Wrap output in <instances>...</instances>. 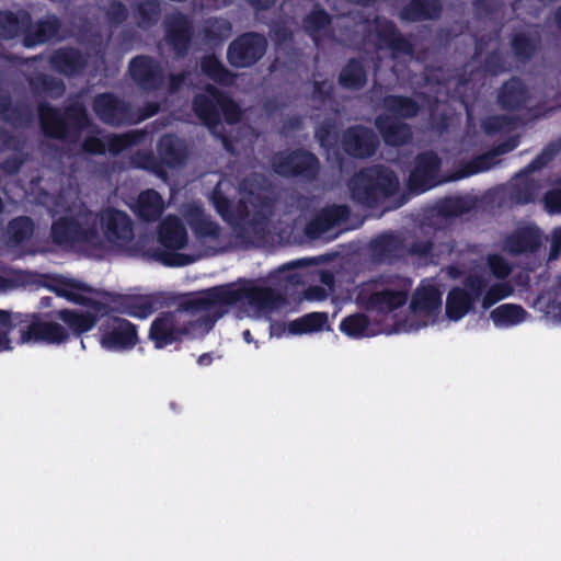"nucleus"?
<instances>
[{"mask_svg": "<svg viewBox=\"0 0 561 561\" xmlns=\"http://www.w3.org/2000/svg\"><path fill=\"white\" fill-rule=\"evenodd\" d=\"M305 263H306V261H296V262L289 263V264L285 265V266L280 270V272L283 273V272H284L285 270H287V268L295 267V266H297V265H302V264H305Z\"/></svg>", "mask_w": 561, "mask_h": 561, "instance_id": "58", "label": "nucleus"}, {"mask_svg": "<svg viewBox=\"0 0 561 561\" xmlns=\"http://www.w3.org/2000/svg\"><path fill=\"white\" fill-rule=\"evenodd\" d=\"M41 123L45 133L53 137H64L67 134V125L58 112L47 105L38 108Z\"/></svg>", "mask_w": 561, "mask_h": 561, "instance_id": "30", "label": "nucleus"}, {"mask_svg": "<svg viewBox=\"0 0 561 561\" xmlns=\"http://www.w3.org/2000/svg\"><path fill=\"white\" fill-rule=\"evenodd\" d=\"M559 251H561V228L556 229L552 233L551 259H556Z\"/></svg>", "mask_w": 561, "mask_h": 561, "instance_id": "50", "label": "nucleus"}, {"mask_svg": "<svg viewBox=\"0 0 561 561\" xmlns=\"http://www.w3.org/2000/svg\"><path fill=\"white\" fill-rule=\"evenodd\" d=\"M264 37L245 34L234 41L228 50V58L236 67H248L254 64L265 51Z\"/></svg>", "mask_w": 561, "mask_h": 561, "instance_id": "14", "label": "nucleus"}, {"mask_svg": "<svg viewBox=\"0 0 561 561\" xmlns=\"http://www.w3.org/2000/svg\"><path fill=\"white\" fill-rule=\"evenodd\" d=\"M158 150L162 162L169 167H176L184 159L182 142L172 135L160 139Z\"/></svg>", "mask_w": 561, "mask_h": 561, "instance_id": "28", "label": "nucleus"}, {"mask_svg": "<svg viewBox=\"0 0 561 561\" xmlns=\"http://www.w3.org/2000/svg\"><path fill=\"white\" fill-rule=\"evenodd\" d=\"M410 288L411 283L409 280L370 283L360 288L357 301L367 310L388 313L405 304Z\"/></svg>", "mask_w": 561, "mask_h": 561, "instance_id": "8", "label": "nucleus"}, {"mask_svg": "<svg viewBox=\"0 0 561 561\" xmlns=\"http://www.w3.org/2000/svg\"><path fill=\"white\" fill-rule=\"evenodd\" d=\"M243 339L247 343H251L252 342V336H251V333L249 331H244L243 332Z\"/></svg>", "mask_w": 561, "mask_h": 561, "instance_id": "60", "label": "nucleus"}, {"mask_svg": "<svg viewBox=\"0 0 561 561\" xmlns=\"http://www.w3.org/2000/svg\"><path fill=\"white\" fill-rule=\"evenodd\" d=\"M68 339L62 325L55 322L20 320L0 310V352L11 351L20 344H59Z\"/></svg>", "mask_w": 561, "mask_h": 561, "instance_id": "4", "label": "nucleus"}, {"mask_svg": "<svg viewBox=\"0 0 561 561\" xmlns=\"http://www.w3.org/2000/svg\"><path fill=\"white\" fill-rule=\"evenodd\" d=\"M76 124H77V126L79 128H82V129L84 128V126L87 124V117H85L84 113H82V112L79 113V116L77 117V123Z\"/></svg>", "mask_w": 561, "mask_h": 561, "instance_id": "55", "label": "nucleus"}, {"mask_svg": "<svg viewBox=\"0 0 561 561\" xmlns=\"http://www.w3.org/2000/svg\"><path fill=\"white\" fill-rule=\"evenodd\" d=\"M56 69L64 73H72L82 65V58L76 50H59L53 57Z\"/></svg>", "mask_w": 561, "mask_h": 561, "instance_id": "32", "label": "nucleus"}, {"mask_svg": "<svg viewBox=\"0 0 561 561\" xmlns=\"http://www.w3.org/2000/svg\"><path fill=\"white\" fill-rule=\"evenodd\" d=\"M540 243V233L537 228L526 227L510 236L505 248L512 253H520L535 249Z\"/></svg>", "mask_w": 561, "mask_h": 561, "instance_id": "25", "label": "nucleus"}, {"mask_svg": "<svg viewBox=\"0 0 561 561\" xmlns=\"http://www.w3.org/2000/svg\"><path fill=\"white\" fill-rule=\"evenodd\" d=\"M516 147H517V140H516L515 137H513V138L510 139L508 142L499 146L494 150V152L486 153V154L476 159L470 164L469 169L463 171L462 173H460L456 179L466 178L468 175L476 174V173L489 170L495 163V160H494L495 156L508 152V151L513 150Z\"/></svg>", "mask_w": 561, "mask_h": 561, "instance_id": "27", "label": "nucleus"}, {"mask_svg": "<svg viewBox=\"0 0 561 561\" xmlns=\"http://www.w3.org/2000/svg\"><path fill=\"white\" fill-rule=\"evenodd\" d=\"M430 324H444L442 291L434 282H422L412 295L403 318L396 321V332L409 333Z\"/></svg>", "mask_w": 561, "mask_h": 561, "instance_id": "6", "label": "nucleus"}, {"mask_svg": "<svg viewBox=\"0 0 561 561\" xmlns=\"http://www.w3.org/2000/svg\"><path fill=\"white\" fill-rule=\"evenodd\" d=\"M53 290L58 297L90 307V310L85 312L59 311V318L76 333L80 334L91 330L99 319L107 312L105 305L102 302V294L76 279H60L53 286Z\"/></svg>", "mask_w": 561, "mask_h": 561, "instance_id": "3", "label": "nucleus"}, {"mask_svg": "<svg viewBox=\"0 0 561 561\" xmlns=\"http://www.w3.org/2000/svg\"><path fill=\"white\" fill-rule=\"evenodd\" d=\"M377 145L371 131L364 128L350 129L343 138L345 151L354 157H368L374 153Z\"/></svg>", "mask_w": 561, "mask_h": 561, "instance_id": "19", "label": "nucleus"}, {"mask_svg": "<svg viewBox=\"0 0 561 561\" xmlns=\"http://www.w3.org/2000/svg\"><path fill=\"white\" fill-rule=\"evenodd\" d=\"M317 160L313 154L305 151L278 154L274 160L275 172L283 175L313 174Z\"/></svg>", "mask_w": 561, "mask_h": 561, "instance_id": "17", "label": "nucleus"}, {"mask_svg": "<svg viewBox=\"0 0 561 561\" xmlns=\"http://www.w3.org/2000/svg\"><path fill=\"white\" fill-rule=\"evenodd\" d=\"M500 102L506 107L519 106L525 100L523 84L517 80H512L504 84L500 92Z\"/></svg>", "mask_w": 561, "mask_h": 561, "instance_id": "33", "label": "nucleus"}, {"mask_svg": "<svg viewBox=\"0 0 561 561\" xmlns=\"http://www.w3.org/2000/svg\"><path fill=\"white\" fill-rule=\"evenodd\" d=\"M164 207L162 196L154 190H147L139 194L131 209L141 219L153 221L161 216Z\"/></svg>", "mask_w": 561, "mask_h": 561, "instance_id": "20", "label": "nucleus"}, {"mask_svg": "<svg viewBox=\"0 0 561 561\" xmlns=\"http://www.w3.org/2000/svg\"><path fill=\"white\" fill-rule=\"evenodd\" d=\"M251 2L252 5L256 7V8H267L268 5H271L274 0H249Z\"/></svg>", "mask_w": 561, "mask_h": 561, "instance_id": "54", "label": "nucleus"}, {"mask_svg": "<svg viewBox=\"0 0 561 561\" xmlns=\"http://www.w3.org/2000/svg\"><path fill=\"white\" fill-rule=\"evenodd\" d=\"M202 70L209 78L222 84H231L233 77L226 71L214 56L206 57L202 62Z\"/></svg>", "mask_w": 561, "mask_h": 561, "instance_id": "36", "label": "nucleus"}, {"mask_svg": "<svg viewBox=\"0 0 561 561\" xmlns=\"http://www.w3.org/2000/svg\"><path fill=\"white\" fill-rule=\"evenodd\" d=\"M511 122L504 117H494L484 123V128L488 131L511 129Z\"/></svg>", "mask_w": 561, "mask_h": 561, "instance_id": "47", "label": "nucleus"}, {"mask_svg": "<svg viewBox=\"0 0 561 561\" xmlns=\"http://www.w3.org/2000/svg\"><path fill=\"white\" fill-rule=\"evenodd\" d=\"M178 80L179 81H183V80H185V77L181 76V77L178 78ZM179 85H180V82L176 81V78L172 77L171 78V89L175 90Z\"/></svg>", "mask_w": 561, "mask_h": 561, "instance_id": "56", "label": "nucleus"}, {"mask_svg": "<svg viewBox=\"0 0 561 561\" xmlns=\"http://www.w3.org/2000/svg\"><path fill=\"white\" fill-rule=\"evenodd\" d=\"M340 329L347 336L358 339L366 335L368 330V320L363 314H353L341 322Z\"/></svg>", "mask_w": 561, "mask_h": 561, "instance_id": "35", "label": "nucleus"}, {"mask_svg": "<svg viewBox=\"0 0 561 561\" xmlns=\"http://www.w3.org/2000/svg\"><path fill=\"white\" fill-rule=\"evenodd\" d=\"M438 167L439 161L435 154L425 153L420 156L409 179L410 190L422 193L443 182L438 179Z\"/></svg>", "mask_w": 561, "mask_h": 561, "instance_id": "15", "label": "nucleus"}, {"mask_svg": "<svg viewBox=\"0 0 561 561\" xmlns=\"http://www.w3.org/2000/svg\"><path fill=\"white\" fill-rule=\"evenodd\" d=\"M439 12L437 0H413L401 13L404 20L417 21L432 19Z\"/></svg>", "mask_w": 561, "mask_h": 561, "instance_id": "31", "label": "nucleus"}, {"mask_svg": "<svg viewBox=\"0 0 561 561\" xmlns=\"http://www.w3.org/2000/svg\"><path fill=\"white\" fill-rule=\"evenodd\" d=\"M5 286V280L0 277V290L3 289Z\"/></svg>", "mask_w": 561, "mask_h": 561, "instance_id": "63", "label": "nucleus"}, {"mask_svg": "<svg viewBox=\"0 0 561 561\" xmlns=\"http://www.w3.org/2000/svg\"><path fill=\"white\" fill-rule=\"evenodd\" d=\"M413 252L419 253L421 255L431 254L432 256L435 255V248L433 244H425L423 247H414Z\"/></svg>", "mask_w": 561, "mask_h": 561, "instance_id": "52", "label": "nucleus"}, {"mask_svg": "<svg viewBox=\"0 0 561 561\" xmlns=\"http://www.w3.org/2000/svg\"><path fill=\"white\" fill-rule=\"evenodd\" d=\"M538 305L539 309L545 310L552 319L561 322V285L554 293L552 301H550V298L543 296L538 299Z\"/></svg>", "mask_w": 561, "mask_h": 561, "instance_id": "39", "label": "nucleus"}, {"mask_svg": "<svg viewBox=\"0 0 561 561\" xmlns=\"http://www.w3.org/2000/svg\"><path fill=\"white\" fill-rule=\"evenodd\" d=\"M341 83L346 88H359L365 81V75L359 62H350L342 71Z\"/></svg>", "mask_w": 561, "mask_h": 561, "instance_id": "37", "label": "nucleus"}, {"mask_svg": "<svg viewBox=\"0 0 561 561\" xmlns=\"http://www.w3.org/2000/svg\"><path fill=\"white\" fill-rule=\"evenodd\" d=\"M398 179L391 171L375 168L360 172L352 182V195L362 203L375 201L378 195H390L398 187Z\"/></svg>", "mask_w": 561, "mask_h": 561, "instance_id": "11", "label": "nucleus"}, {"mask_svg": "<svg viewBox=\"0 0 561 561\" xmlns=\"http://www.w3.org/2000/svg\"><path fill=\"white\" fill-rule=\"evenodd\" d=\"M513 288L507 283H499L483 289L481 305L484 310L491 308L497 301L511 296Z\"/></svg>", "mask_w": 561, "mask_h": 561, "instance_id": "34", "label": "nucleus"}, {"mask_svg": "<svg viewBox=\"0 0 561 561\" xmlns=\"http://www.w3.org/2000/svg\"><path fill=\"white\" fill-rule=\"evenodd\" d=\"M513 48L517 55L527 56L529 51V42L525 37H516L513 42Z\"/></svg>", "mask_w": 561, "mask_h": 561, "instance_id": "49", "label": "nucleus"}, {"mask_svg": "<svg viewBox=\"0 0 561 561\" xmlns=\"http://www.w3.org/2000/svg\"><path fill=\"white\" fill-rule=\"evenodd\" d=\"M385 104L392 115L391 117L377 118V126L383 135L385 141L394 146L405 142L410 138V130L404 124L398 121V116H413L417 112L415 103L409 99L390 96L386 99Z\"/></svg>", "mask_w": 561, "mask_h": 561, "instance_id": "9", "label": "nucleus"}, {"mask_svg": "<svg viewBox=\"0 0 561 561\" xmlns=\"http://www.w3.org/2000/svg\"><path fill=\"white\" fill-rule=\"evenodd\" d=\"M232 188L229 180H221L211 195L215 208L225 220L233 222L251 215L265 216L268 213L270 206L261 193V187L257 186L256 176L242 183L238 188V205H231L229 201L228 194Z\"/></svg>", "mask_w": 561, "mask_h": 561, "instance_id": "5", "label": "nucleus"}, {"mask_svg": "<svg viewBox=\"0 0 561 561\" xmlns=\"http://www.w3.org/2000/svg\"><path fill=\"white\" fill-rule=\"evenodd\" d=\"M183 215L199 240L206 242L218 239L219 227L205 216L198 204L187 205Z\"/></svg>", "mask_w": 561, "mask_h": 561, "instance_id": "18", "label": "nucleus"}, {"mask_svg": "<svg viewBox=\"0 0 561 561\" xmlns=\"http://www.w3.org/2000/svg\"><path fill=\"white\" fill-rule=\"evenodd\" d=\"M527 312L518 305L504 304L491 311L490 318L496 327L517 325L527 319Z\"/></svg>", "mask_w": 561, "mask_h": 561, "instance_id": "24", "label": "nucleus"}, {"mask_svg": "<svg viewBox=\"0 0 561 561\" xmlns=\"http://www.w3.org/2000/svg\"><path fill=\"white\" fill-rule=\"evenodd\" d=\"M138 343L136 327L121 318H108L100 327V344L111 352L133 348Z\"/></svg>", "mask_w": 561, "mask_h": 561, "instance_id": "13", "label": "nucleus"}, {"mask_svg": "<svg viewBox=\"0 0 561 561\" xmlns=\"http://www.w3.org/2000/svg\"><path fill=\"white\" fill-rule=\"evenodd\" d=\"M57 28V21L55 19L47 20L39 25V42H45L54 37Z\"/></svg>", "mask_w": 561, "mask_h": 561, "instance_id": "46", "label": "nucleus"}, {"mask_svg": "<svg viewBox=\"0 0 561 561\" xmlns=\"http://www.w3.org/2000/svg\"><path fill=\"white\" fill-rule=\"evenodd\" d=\"M489 266L492 271V273L497 278H504L506 277L511 272V266L507 262L504 261L502 256L499 255H490L488 259Z\"/></svg>", "mask_w": 561, "mask_h": 561, "instance_id": "42", "label": "nucleus"}, {"mask_svg": "<svg viewBox=\"0 0 561 561\" xmlns=\"http://www.w3.org/2000/svg\"><path fill=\"white\" fill-rule=\"evenodd\" d=\"M316 135L323 147H325L329 144V131L324 133V130L318 129Z\"/></svg>", "mask_w": 561, "mask_h": 561, "instance_id": "53", "label": "nucleus"}, {"mask_svg": "<svg viewBox=\"0 0 561 561\" xmlns=\"http://www.w3.org/2000/svg\"><path fill=\"white\" fill-rule=\"evenodd\" d=\"M329 22L328 15L323 11H314L306 20L307 31L318 41L317 32L324 27Z\"/></svg>", "mask_w": 561, "mask_h": 561, "instance_id": "40", "label": "nucleus"}, {"mask_svg": "<svg viewBox=\"0 0 561 561\" xmlns=\"http://www.w3.org/2000/svg\"><path fill=\"white\" fill-rule=\"evenodd\" d=\"M158 240L160 248L145 252V255L168 266H184L195 261V256L180 251L188 242L187 231L175 216H167L159 225Z\"/></svg>", "mask_w": 561, "mask_h": 561, "instance_id": "7", "label": "nucleus"}, {"mask_svg": "<svg viewBox=\"0 0 561 561\" xmlns=\"http://www.w3.org/2000/svg\"><path fill=\"white\" fill-rule=\"evenodd\" d=\"M141 167H144V168H150V167H151V161H149V162H146V163L141 164Z\"/></svg>", "mask_w": 561, "mask_h": 561, "instance_id": "64", "label": "nucleus"}, {"mask_svg": "<svg viewBox=\"0 0 561 561\" xmlns=\"http://www.w3.org/2000/svg\"><path fill=\"white\" fill-rule=\"evenodd\" d=\"M7 102L0 96V111L5 106Z\"/></svg>", "mask_w": 561, "mask_h": 561, "instance_id": "62", "label": "nucleus"}, {"mask_svg": "<svg viewBox=\"0 0 561 561\" xmlns=\"http://www.w3.org/2000/svg\"><path fill=\"white\" fill-rule=\"evenodd\" d=\"M94 110L98 116L107 124L117 125L126 119L124 106L108 94H103L95 99Z\"/></svg>", "mask_w": 561, "mask_h": 561, "instance_id": "22", "label": "nucleus"}, {"mask_svg": "<svg viewBox=\"0 0 561 561\" xmlns=\"http://www.w3.org/2000/svg\"><path fill=\"white\" fill-rule=\"evenodd\" d=\"M327 321V313L312 312L289 322L287 330L289 334H309L323 330Z\"/></svg>", "mask_w": 561, "mask_h": 561, "instance_id": "26", "label": "nucleus"}, {"mask_svg": "<svg viewBox=\"0 0 561 561\" xmlns=\"http://www.w3.org/2000/svg\"><path fill=\"white\" fill-rule=\"evenodd\" d=\"M33 232V224L28 218L14 219L8 229L10 240L14 243H20L27 239Z\"/></svg>", "mask_w": 561, "mask_h": 561, "instance_id": "38", "label": "nucleus"}, {"mask_svg": "<svg viewBox=\"0 0 561 561\" xmlns=\"http://www.w3.org/2000/svg\"><path fill=\"white\" fill-rule=\"evenodd\" d=\"M335 210L337 214H336L334 220L345 215V208H343V207H337Z\"/></svg>", "mask_w": 561, "mask_h": 561, "instance_id": "59", "label": "nucleus"}, {"mask_svg": "<svg viewBox=\"0 0 561 561\" xmlns=\"http://www.w3.org/2000/svg\"><path fill=\"white\" fill-rule=\"evenodd\" d=\"M144 137L145 135L138 131L115 136H105L98 133L96 135L89 136L84 140V149L92 153H102L106 150L117 153L139 144Z\"/></svg>", "mask_w": 561, "mask_h": 561, "instance_id": "16", "label": "nucleus"}, {"mask_svg": "<svg viewBox=\"0 0 561 561\" xmlns=\"http://www.w3.org/2000/svg\"><path fill=\"white\" fill-rule=\"evenodd\" d=\"M557 21H558V24H559V25H560V27H561V8H560V10H559V11H558V13H557Z\"/></svg>", "mask_w": 561, "mask_h": 561, "instance_id": "61", "label": "nucleus"}, {"mask_svg": "<svg viewBox=\"0 0 561 561\" xmlns=\"http://www.w3.org/2000/svg\"><path fill=\"white\" fill-rule=\"evenodd\" d=\"M51 211L69 214L51 227L53 240L60 245L98 254L107 247L123 248L134 237L133 222L126 213L107 208L100 215L93 214L82 207L75 190L60 195Z\"/></svg>", "mask_w": 561, "mask_h": 561, "instance_id": "2", "label": "nucleus"}, {"mask_svg": "<svg viewBox=\"0 0 561 561\" xmlns=\"http://www.w3.org/2000/svg\"><path fill=\"white\" fill-rule=\"evenodd\" d=\"M159 301V297L153 294L131 295L124 299L122 306L126 314L134 318L146 319L158 308Z\"/></svg>", "mask_w": 561, "mask_h": 561, "instance_id": "21", "label": "nucleus"}, {"mask_svg": "<svg viewBox=\"0 0 561 561\" xmlns=\"http://www.w3.org/2000/svg\"><path fill=\"white\" fill-rule=\"evenodd\" d=\"M18 31L16 23L11 13H0V36L12 37Z\"/></svg>", "mask_w": 561, "mask_h": 561, "instance_id": "43", "label": "nucleus"}, {"mask_svg": "<svg viewBox=\"0 0 561 561\" xmlns=\"http://www.w3.org/2000/svg\"><path fill=\"white\" fill-rule=\"evenodd\" d=\"M194 110L197 116L210 129H213L218 122L220 111L230 123L236 122L240 116L239 107L229 99L220 95L211 87L206 88L205 94L199 93L196 95Z\"/></svg>", "mask_w": 561, "mask_h": 561, "instance_id": "12", "label": "nucleus"}, {"mask_svg": "<svg viewBox=\"0 0 561 561\" xmlns=\"http://www.w3.org/2000/svg\"><path fill=\"white\" fill-rule=\"evenodd\" d=\"M167 38L179 51L186 47L190 39V26L182 15L173 16L168 21Z\"/></svg>", "mask_w": 561, "mask_h": 561, "instance_id": "29", "label": "nucleus"}, {"mask_svg": "<svg viewBox=\"0 0 561 561\" xmlns=\"http://www.w3.org/2000/svg\"><path fill=\"white\" fill-rule=\"evenodd\" d=\"M197 362L199 365H208L210 363V356L208 354H204L199 356Z\"/></svg>", "mask_w": 561, "mask_h": 561, "instance_id": "57", "label": "nucleus"}, {"mask_svg": "<svg viewBox=\"0 0 561 561\" xmlns=\"http://www.w3.org/2000/svg\"><path fill=\"white\" fill-rule=\"evenodd\" d=\"M207 32H208L207 36L222 39L230 35L231 28H230V24L227 21L220 20V21H215Z\"/></svg>", "mask_w": 561, "mask_h": 561, "instance_id": "44", "label": "nucleus"}, {"mask_svg": "<svg viewBox=\"0 0 561 561\" xmlns=\"http://www.w3.org/2000/svg\"><path fill=\"white\" fill-rule=\"evenodd\" d=\"M382 27H383V30L382 31L380 30L379 34L382 38H385V41L387 43H389L390 45H396L401 41L399 38V36L397 35L392 24L385 22Z\"/></svg>", "mask_w": 561, "mask_h": 561, "instance_id": "48", "label": "nucleus"}, {"mask_svg": "<svg viewBox=\"0 0 561 561\" xmlns=\"http://www.w3.org/2000/svg\"><path fill=\"white\" fill-rule=\"evenodd\" d=\"M321 280L328 288L318 287V286L309 288L306 293L307 299L323 300L324 298H327V296L329 295V291L332 289L333 277L329 273H323L321 275Z\"/></svg>", "mask_w": 561, "mask_h": 561, "instance_id": "41", "label": "nucleus"}, {"mask_svg": "<svg viewBox=\"0 0 561 561\" xmlns=\"http://www.w3.org/2000/svg\"><path fill=\"white\" fill-rule=\"evenodd\" d=\"M282 298L253 280L214 287L190 299L185 306L161 312L151 322L149 340L158 350L184 337L206 334L230 306L249 317H261L276 309Z\"/></svg>", "mask_w": 561, "mask_h": 561, "instance_id": "1", "label": "nucleus"}, {"mask_svg": "<svg viewBox=\"0 0 561 561\" xmlns=\"http://www.w3.org/2000/svg\"><path fill=\"white\" fill-rule=\"evenodd\" d=\"M551 158V154L548 151H545L540 157H538L535 161H533L529 165V170H536L546 164Z\"/></svg>", "mask_w": 561, "mask_h": 561, "instance_id": "51", "label": "nucleus"}, {"mask_svg": "<svg viewBox=\"0 0 561 561\" xmlns=\"http://www.w3.org/2000/svg\"><path fill=\"white\" fill-rule=\"evenodd\" d=\"M131 77L145 88H154L160 82V70L146 57L135 58L129 66Z\"/></svg>", "mask_w": 561, "mask_h": 561, "instance_id": "23", "label": "nucleus"}, {"mask_svg": "<svg viewBox=\"0 0 561 561\" xmlns=\"http://www.w3.org/2000/svg\"><path fill=\"white\" fill-rule=\"evenodd\" d=\"M545 206L549 213H561V188L553 190L546 195Z\"/></svg>", "mask_w": 561, "mask_h": 561, "instance_id": "45", "label": "nucleus"}, {"mask_svg": "<svg viewBox=\"0 0 561 561\" xmlns=\"http://www.w3.org/2000/svg\"><path fill=\"white\" fill-rule=\"evenodd\" d=\"M485 286L486 279L483 276L471 275L463 286L453 288L446 297L445 313L442 314L444 323L457 322L468 314Z\"/></svg>", "mask_w": 561, "mask_h": 561, "instance_id": "10", "label": "nucleus"}]
</instances>
